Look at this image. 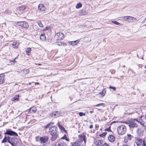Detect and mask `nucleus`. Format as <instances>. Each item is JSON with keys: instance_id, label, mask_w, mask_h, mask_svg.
Returning <instances> with one entry per match:
<instances>
[{"instance_id": "ddd939ff", "label": "nucleus", "mask_w": 146, "mask_h": 146, "mask_svg": "<svg viewBox=\"0 0 146 146\" xmlns=\"http://www.w3.org/2000/svg\"><path fill=\"white\" fill-rule=\"evenodd\" d=\"M38 9L40 11H45L46 8L42 4H40L38 6Z\"/></svg>"}, {"instance_id": "79ce46f5", "label": "nucleus", "mask_w": 146, "mask_h": 146, "mask_svg": "<svg viewBox=\"0 0 146 146\" xmlns=\"http://www.w3.org/2000/svg\"><path fill=\"white\" fill-rule=\"evenodd\" d=\"M40 137H36V139L37 141H40Z\"/></svg>"}, {"instance_id": "4468645a", "label": "nucleus", "mask_w": 146, "mask_h": 146, "mask_svg": "<svg viewBox=\"0 0 146 146\" xmlns=\"http://www.w3.org/2000/svg\"><path fill=\"white\" fill-rule=\"evenodd\" d=\"M36 111V107H33L31 108L29 110L28 112L29 113H35Z\"/></svg>"}, {"instance_id": "a18cd8bd", "label": "nucleus", "mask_w": 146, "mask_h": 146, "mask_svg": "<svg viewBox=\"0 0 146 146\" xmlns=\"http://www.w3.org/2000/svg\"><path fill=\"white\" fill-rule=\"evenodd\" d=\"M93 126V125H90V126H89V128H90V129H92V128Z\"/></svg>"}, {"instance_id": "8fccbe9b", "label": "nucleus", "mask_w": 146, "mask_h": 146, "mask_svg": "<svg viewBox=\"0 0 146 146\" xmlns=\"http://www.w3.org/2000/svg\"><path fill=\"white\" fill-rule=\"evenodd\" d=\"M2 137L1 135H0V139H1L2 138Z\"/></svg>"}, {"instance_id": "2eb2a0df", "label": "nucleus", "mask_w": 146, "mask_h": 146, "mask_svg": "<svg viewBox=\"0 0 146 146\" xmlns=\"http://www.w3.org/2000/svg\"><path fill=\"white\" fill-rule=\"evenodd\" d=\"M72 146H84L82 145L81 141H77L74 143L72 145Z\"/></svg>"}, {"instance_id": "4d7b16f0", "label": "nucleus", "mask_w": 146, "mask_h": 146, "mask_svg": "<svg viewBox=\"0 0 146 146\" xmlns=\"http://www.w3.org/2000/svg\"><path fill=\"white\" fill-rule=\"evenodd\" d=\"M103 105H101L100 106H102Z\"/></svg>"}, {"instance_id": "dca6fc26", "label": "nucleus", "mask_w": 146, "mask_h": 146, "mask_svg": "<svg viewBox=\"0 0 146 146\" xmlns=\"http://www.w3.org/2000/svg\"><path fill=\"white\" fill-rule=\"evenodd\" d=\"M4 76L3 74H0V84H2L4 82Z\"/></svg>"}, {"instance_id": "de8ad7c7", "label": "nucleus", "mask_w": 146, "mask_h": 146, "mask_svg": "<svg viewBox=\"0 0 146 146\" xmlns=\"http://www.w3.org/2000/svg\"><path fill=\"white\" fill-rule=\"evenodd\" d=\"M137 146H143V144L137 145Z\"/></svg>"}, {"instance_id": "a211bd4d", "label": "nucleus", "mask_w": 146, "mask_h": 146, "mask_svg": "<svg viewBox=\"0 0 146 146\" xmlns=\"http://www.w3.org/2000/svg\"><path fill=\"white\" fill-rule=\"evenodd\" d=\"M103 143V141L100 140L96 141L95 142V144L97 146H101Z\"/></svg>"}, {"instance_id": "6e6d98bb", "label": "nucleus", "mask_w": 146, "mask_h": 146, "mask_svg": "<svg viewBox=\"0 0 146 146\" xmlns=\"http://www.w3.org/2000/svg\"><path fill=\"white\" fill-rule=\"evenodd\" d=\"M145 68H146V65L145 66Z\"/></svg>"}, {"instance_id": "7ed1b4c3", "label": "nucleus", "mask_w": 146, "mask_h": 146, "mask_svg": "<svg viewBox=\"0 0 146 146\" xmlns=\"http://www.w3.org/2000/svg\"><path fill=\"white\" fill-rule=\"evenodd\" d=\"M139 121L137 119H134L129 121V126L130 127L133 128L137 127V123H139Z\"/></svg>"}, {"instance_id": "f03ea898", "label": "nucleus", "mask_w": 146, "mask_h": 146, "mask_svg": "<svg viewBox=\"0 0 146 146\" xmlns=\"http://www.w3.org/2000/svg\"><path fill=\"white\" fill-rule=\"evenodd\" d=\"M117 132L119 135L124 134L126 131V127L124 125H121L118 126L117 129Z\"/></svg>"}, {"instance_id": "6e6552de", "label": "nucleus", "mask_w": 146, "mask_h": 146, "mask_svg": "<svg viewBox=\"0 0 146 146\" xmlns=\"http://www.w3.org/2000/svg\"><path fill=\"white\" fill-rule=\"evenodd\" d=\"M48 139V137L47 136H45L40 137V141L41 143H44L47 142Z\"/></svg>"}, {"instance_id": "ea45409f", "label": "nucleus", "mask_w": 146, "mask_h": 146, "mask_svg": "<svg viewBox=\"0 0 146 146\" xmlns=\"http://www.w3.org/2000/svg\"><path fill=\"white\" fill-rule=\"evenodd\" d=\"M109 88L110 89H112L113 90H115L116 89V88L114 87H112L111 86H110Z\"/></svg>"}, {"instance_id": "a19ab883", "label": "nucleus", "mask_w": 146, "mask_h": 146, "mask_svg": "<svg viewBox=\"0 0 146 146\" xmlns=\"http://www.w3.org/2000/svg\"><path fill=\"white\" fill-rule=\"evenodd\" d=\"M142 144L143 146H146V143L145 140H143Z\"/></svg>"}, {"instance_id": "7c9ffc66", "label": "nucleus", "mask_w": 146, "mask_h": 146, "mask_svg": "<svg viewBox=\"0 0 146 146\" xmlns=\"http://www.w3.org/2000/svg\"><path fill=\"white\" fill-rule=\"evenodd\" d=\"M31 50V49L30 48H27L26 50V53L27 54L28 53L30 52Z\"/></svg>"}, {"instance_id": "72a5a7b5", "label": "nucleus", "mask_w": 146, "mask_h": 146, "mask_svg": "<svg viewBox=\"0 0 146 146\" xmlns=\"http://www.w3.org/2000/svg\"><path fill=\"white\" fill-rule=\"evenodd\" d=\"M62 139H65L67 141H69V139L67 138L66 135H64V136L62 137Z\"/></svg>"}, {"instance_id": "5fc2aeb1", "label": "nucleus", "mask_w": 146, "mask_h": 146, "mask_svg": "<svg viewBox=\"0 0 146 146\" xmlns=\"http://www.w3.org/2000/svg\"><path fill=\"white\" fill-rule=\"evenodd\" d=\"M90 113H93V111H90Z\"/></svg>"}, {"instance_id": "c9c22d12", "label": "nucleus", "mask_w": 146, "mask_h": 146, "mask_svg": "<svg viewBox=\"0 0 146 146\" xmlns=\"http://www.w3.org/2000/svg\"><path fill=\"white\" fill-rule=\"evenodd\" d=\"M112 22L116 25H119L120 23L116 21H112Z\"/></svg>"}, {"instance_id": "f257e3e1", "label": "nucleus", "mask_w": 146, "mask_h": 146, "mask_svg": "<svg viewBox=\"0 0 146 146\" xmlns=\"http://www.w3.org/2000/svg\"><path fill=\"white\" fill-rule=\"evenodd\" d=\"M57 129V128L55 126H52L49 129V132L52 136L51 139L52 141H55L58 137Z\"/></svg>"}, {"instance_id": "4c0bfd02", "label": "nucleus", "mask_w": 146, "mask_h": 146, "mask_svg": "<svg viewBox=\"0 0 146 146\" xmlns=\"http://www.w3.org/2000/svg\"><path fill=\"white\" fill-rule=\"evenodd\" d=\"M58 125L60 129H63L64 128V127L62 126V125H60L59 123H58Z\"/></svg>"}, {"instance_id": "c85d7f7f", "label": "nucleus", "mask_w": 146, "mask_h": 146, "mask_svg": "<svg viewBox=\"0 0 146 146\" xmlns=\"http://www.w3.org/2000/svg\"><path fill=\"white\" fill-rule=\"evenodd\" d=\"M82 5L80 3H79L77 4L76 6V8L77 9H79L82 7Z\"/></svg>"}, {"instance_id": "6ab92c4d", "label": "nucleus", "mask_w": 146, "mask_h": 146, "mask_svg": "<svg viewBox=\"0 0 146 146\" xmlns=\"http://www.w3.org/2000/svg\"><path fill=\"white\" fill-rule=\"evenodd\" d=\"M137 145L142 144V139H137L135 141Z\"/></svg>"}, {"instance_id": "9b49d317", "label": "nucleus", "mask_w": 146, "mask_h": 146, "mask_svg": "<svg viewBox=\"0 0 146 146\" xmlns=\"http://www.w3.org/2000/svg\"><path fill=\"white\" fill-rule=\"evenodd\" d=\"M142 117L139 119V122L143 125L146 127V116L145 118L142 119Z\"/></svg>"}, {"instance_id": "603ef678", "label": "nucleus", "mask_w": 146, "mask_h": 146, "mask_svg": "<svg viewBox=\"0 0 146 146\" xmlns=\"http://www.w3.org/2000/svg\"><path fill=\"white\" fill-rule=\"evenodd\" d=\"M35 64H37V65H41V64H36V63H35Z\"/></svg>"}, {"instance_id": "20e7f679", "label": "nucleus", "mask_w": 146, "mask_h": 146, "mask_svg": "<svg viewBox=\"0 0 146 146\" xmlns=\"http://www.w3.org/2000/svg\"><path fill=\"white\" fill-rule=\"evenodd\" d=\"M123 19L125 21L129 23L133 22L137 20L135 18L129 16L124 17Z\"/></svg>"}, {"instance_id": "473e14b6", "label": "nucleus", "mask_w": 146, "mask_h": 146, "mask_svg": "<svg viewBox=\"0 0 146 146\" xmlns=\"http://www.w3.org/2000/svg\"><path fill=\"white\" fill-rule=\"evenodd\" d=\"M54 124V123L53 122H50L45 127V128H47L50 125H53Z\"/></svg>"}, {"instance_id": "c756f323", "label": "nucleus", "mask_w": 146, "mask_h": 146, "mask_svg": "<svg viewBox=\"0 0 146 146\" xmlns=\"http://www.w3.org/2000/svg\"><path fill=\"white\" fill-rule=\"evenodd\" d=\"M16 57H15L14 59L13 60H9V62H11V64H14L16 62V61L15 60V59H16Z\"/></svg>"}, {"instance_id": "412c9836", "label": "nucleus", "mask_w": 146, "mask_h": 146, "mask_svg": "<svg viewBox=\"0 0 146 146\" xmlns=\"http://www.w3.org/2000/svg\"><path fill=\"white\" fill-rule=\"evenodd\" d=\"M19 95H15L14 97L11 98L12 101H14L15 100L18 101L19 100Z\"/></svg>"}, {"instance_id": "09e8293b", "label": "nucleus", "mask_w": 146, "mask_h": 146, "mask_svg": "<svg viewBox=\"0 0 146 146\" xmlns=\"http://www.w3.org/2000/svg\"><path fill=\"white\" fill-rule=\"evenodd\" d=\"M35 85L38 84H39V83L36 82H35Z\"/></svg>"}, {"instance_id": "1a4fd4ad", "label": "nucleus", "mask_w": 146, "mask_h": 146, "mask_svg": "<svg viewBox=\"0 0 146 146\" xmlns=\"http://www.w3.org/2000/svg\"><path fill=\"white\" fill-rule=\"evenodd\" d=\"M55 146H66V144L62 141H59L55 143Z\"/></svg>"}, {"instance_id": "e433bc0d", "label": "nucleus", "mask_w": 146, "mask_h": 146, "mask_svg": "<svg viewBox=\"0 0 146 146\" xmlns=\"http://www.w3.org/2000/svg\"><path fill=\"white\" fill-rule=\"evenodd\" d=\"M79 115L80 116H85V113H83L82 112H80L79 113Z\"/></svg>"}, {"instance_id": "49530a36", "label": "nucleus", "mask_w": 146, "mask_h": 146, "mask_svg": "<svg viewBox=\"0 0 146 146\" xmlns=\"http://www.w3.org/2000/svg\"><path fill=\"white\" fill-rule=\"evenodd\" d=\"M20 11H19V9H18V10H17V12L19 14H21L22 13H20Z\"/></svg>"}, {"instance_id": "2f4dec72", "label": "nucleus", "mask_w": 146, "mask_h": 146, "mask_svg": "<svg viewBox=\"0 0 146 146\" xmlns=\"http://www.w3.org/2000/svg\"><path fill=\"white\" fill-rule=\"evenodd\" d=\"M7 137L6 136H5L4 139L2 140L1 142L2 143L6 142L7 141Z\"/></svg>"}, {"instance_id": "423d86ee", "label": "nucleus", "mask_w": 146, "mask_h": 146, "mask_svg": "<svg viewBox=\"0 0 146 146\" xmlns=\"http://www.w3.org/2000/svg\"><path fill=\"white\" fill-rule=\"evenodd\" d=\"M5 134H8L9 135H10L12 136H17L18 135L17 133L15 132L11 131L9 130H7L6 132L5 133Z\"/></svg>"}, {"instance_id": "39448f33", "label": "nucleus", "mask_w": 146, "mask_h": 146, "mask_svg": "<svg viewBox=\"0 0 146 146\" xmlns=\"http://www.w3.org/2000/svg\"><path fill=\"white\" fill-rule=\"evenodd\" d=\"M55 37L58 40H62L64 38V35L62 33H58L55 35Z\"/></svg>"}, {"instance_id": "f704fd0d", "label": "nucleus", "mask_w": 146, "mask_h": 146, "mask_svg": "<svg viewBox=\"0 0 146 146\" xmlns=\"http://www.w3.org/2000/svg\"><path fill=\"white\" fill-rule=\"evenodd\" d=\"M38 23L39 26L41 27H43V25L42 24L41 22L40 21H39L38 22Z\"/></svg>"}, {"instance_id": "58836bf2", "label": "nucleus", "mask_w": 146, "mask_h": 146, "mask_svg": "<svg viewBox=\"0 0 146 146\" xmlns=\"http://www.w3.org/2000/svg\"><path fill=\"white\" fill-rule=\"evenodd\" d=\"M106 134L104 133H103L102 134H101L100 135V136L102 137H104L106 136Z\"/></svg>"}, {"instance_id": "3c124183", "label": "nucleus", "mask_w": 146, "mask_h": 146, "mask_svg": "<svg viewBox=\"0 0 146 146\" xmlns=\"http://www.w3.org/2000/svg\"><path fill=\"white\" fill-rule=\"evenodd\" d=\"M10 137H8L7 138V139H10Z\"/></svg>"}, {"instance_id": "864d4df0", "label": "nucleus", "mask_w": 146, "mask_h": 146, "mask_svg": "<svg viewBox=\"0 0 146 146\" xmlns=\"http://www.w3.org/2000/svg\"><path fill=\"white\" fill-rule=\"evenodd\" d=\"M31 82H30L29 83V85H31Z\"/></svg>"}, {"instance_id": "a878e982", "label": "nucleus", "mask_w": 146, "mask_h": 146, "mask_svg": "<svg viewBox=\"0 0 146 146\" xmlns=\"http://www.w3.org/2000/svg\"><path fill=\"white\" fill-rule=\"evenodd\" d=\"M57 45H58L61 46H66L67 45V44L66 43L62 42L58 43L57 44Z\"/></svg>"}, {"instance_id": "393cba45", "label": "nucleus", "mask_w": 146, "mask_h": 146, "mask_svg": "<svg viewBox=\"0 0 146 146\" xmlns=\"http://www.w3.org/2000/svg\"><path fill=\"white\" fill-rule=\"evenodd\" d=\"M21 72L24 74H27L29 73V70L28 69L26 70H23L21 71Z\"/></svg>"}, {"instance_id": "4be33fe9", "label": "nucleus", "mask_w": 146, "mask_h": 146, "mask_svg": "<svg viewBox=\"0 0 146 146\" xmlns=\"http://www.w3.org/2000/svg\"><path fill=\"white\" fill-rule=\"evenodd\" d=\"M106 90L104 89L102 91L100 92L99 93V94H100V95H101V97H103L105 96V94H106Z\"/></svg>"}, {"instance_id": "aec40b11", "label": "nucleus", "mask_w": 146, "mask_h": 146, "mask_svg": "<svg viewBox=\"0 0 146 146\" xmlns=\"http://www.w3.org/2000/svg\"><path fill=\"white\" fill-rule=\"evenodd\" d=\"M25 9V7L24 6L19 7V11H21L20 13H23Z\"/></svg>"}, {"instance_id": "5701e85b", "label": "nucleus", "mask_w": 146, "mask_h": 146, "mask_svg": "<svg viewBox=\"0 0 146 146\" xmlns=\"http://www.w3.org/2000/svg\"><path fill=\"white\" fill-rule=\"evenodd\" d=\"M79 42V41L78 40H76L74 41L70 42V44L72 46H75Z\"/></svg>"}, {"instance_id": "bb28decb", "label": "nucleus", "mask_w": 146, "mask_h": 146, "mask_svg": "<svg viewBox=\"0 0 146 146\" xmlns=\"http://www.w3.org/2000/svg\"><path fill=\"white\" fill-rule=\"evenodd\" d=\"M40 39H42L43 40H45L46 37L45 35L44 34L41 35L40 37Z\"/></svg>"}, {"instance_id": "f8f14e48", "label": "nucleus", "mask_w": 146, "mask_h": 146, "mask_svg": "<svg viewBox=\"0 0 146 146\" xmlns=\"http://www.w3.org/2000/svg\"><path fill=\"white\" fill-rule=\"evenodd\" d=\"M85 136L84 135H80L79 136V139L80 141H81L82 143L83 141H84V143L85 144L86 141V139L85 138Z\"/></svg>"}, {"instance_id": "13d9d810", "label": "nucleus", "mask_w": 146, "mask_h": 146, "mask_svg": "<svg viewBox=\"0 0 146 146\" xmlns=\"http://www.w3.org/2000/svg\"><path fill=\"white\" fill-rule=\"evenodd\" d=\"M142 59H143V58H142Z\"/></svg>"}, {"instance_id": "cd10ccee", "label": "nucleus", "mask_w": 146, "mask_h": 146, "mask_svg": "<svg viewBox=\"0 0 146 146\" xmlns=\"http://www.w3.org/2000/svg\"><path fill=\"white\" fill-rule=\"evenodd\" d=\"M53 115L55 117H58L60 115V113L58 111H56L54 113Z\"/></svg>"}, {"instance_id": "f3484780", "label": "nucleus", "mask_w": 146, "mask_h": 146, "mask_svg": "<svg viewBox=\"0 0 146 146\" xmlns=\"http://www.w3.org/2000/svg\"><path fill=\"white\" fill-rule=\"evenodd\" d=\"M108 139L109 141L111 142H113L115 139L114 136L112 135L109 136L108 137Z\"/></svg>"}, {"instance_id": "9d476101", "label": "nucleus", "mask_w": 146, "mask_h": 146, "mask_svg": "<svg viewBox=\"0 0 146 146\" xmlns=\"http://www.w3.org/2000/svg\"><path fill=\"white\" fill-rule=\"evenodd\" d=\"M132 138V135L130 134H127L125 136L124 138V142L125 143H127L128 140H131Z\"/></svg>"}, {"instance_id": "0eeeda50", "label": "nucleus", "mask_w": 146, "mask_h": 146, "mask_svg": "<svg viewBox=\"0 0 146 146\" xmlns=\"http://www.w3.org/2000/svg\"><path fill=\"white\" fill-rule=\"evenodd\" d=\"M18 25L25 28H28L29 25L25 21H20L17 23Z\"/></svg>"}, {"instance_id": "c03bdc74", "label": "nucleus", "mask_w": 146, "mask_h": 146, "mask_svg": "<svg viewBox=\"0 0 146 146\" xmlns=\"http://www.w3.org/2000/svg\"><path fill=\"white\" fill-rule=\"evenodd\" d=\"M103 104H103V103H101V104H97L96 105V106H100L101 105H103Z\"/></svg>"}, {"instance_id": "37998d69", "label": "nucleus", "mask_w": 146, "mask_h": 146, "mask_svg": "<svg viewBox=\"0 0 146 146\" xmlns=\"http://www.w3.org/2000/svg\"><path fill=\"white\" fill-rule=\"evenodd\" d=\"M7 141H8V142L10 144H11L12 145H13V143H12L10 141V140L9 139H8L7 140Z\"/></svg>"}, {"instance_id": "b1692460", "label": "nucleus", "mask_w": 146, "mask_h": 146, "mask_svg": "<svg viewBox=\"0 0 146 146\" xmlns=\"http://www.w3.org/2000/svg\"><path fill=\"white\" fill-rule=\"evenodd\" d=\"M19 43L16 42H14L13 43V47L15 48H17L18 46Z\"/></svg>"}]
</instances>
